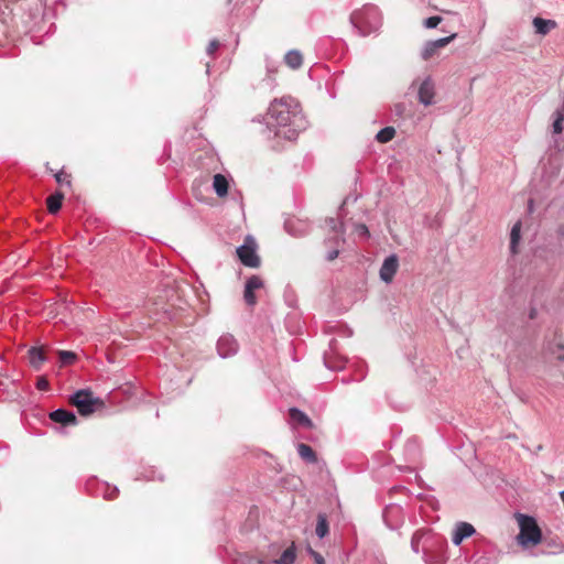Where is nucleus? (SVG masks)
I'll use <instances>...</instances> for the list:
<instances>
[{"mask_svg": "<svg viewBox=\"0 0 564 564\" xmlns=\"http://www.w3.org/2000/svg\"><path fill=\"white\" fill-rule=\"evenodd\" d=\"M399 268V260L395 254L387 257L380 268V279L386 283H391Z\"/></svg>", "mask_w": 564, "mask_h": 564, "instance_id": "obj_9", "label": "nucleus"}, {"mask_svg": "<svg viewBox=\"0 0 564 564\" xmlns=\"http://www.w3.org/2000/svg\"><path fill=\"white\" fill-rule=\"evenodd\" d=\"M267 126L274 135L289 141L295 140L307 127L300 104L292 97L274 99L268 109Z\"/></svg>", "mask_w": 564, "mask_h": 564, "instance_id": "obj_1", "label": "nucleus"}, {"mask_svg": "<svg viewBox=\"0 0 564 564\" xmlns=\"http://www.w3.org/2000/svg\"><path fill=\"white\" fill-rule=\"evenodd\" d=\"M213 188L219 197L228 193V181L223 174H216L213 180Z\"/></svg>", "mask_w": 564, "mask_h": 564, "instance_id": "obj_17", "label": "nucleus"}, {"mask_svg": "<svg viewBox=\"0 0 564 564\" xmlns=\"http://www.w3.org/2000/svg\"><path fill=\"white\" fill-rule=\"evenodd\" d=\"M36 388L39 390H47L48 381L45 378H43V377L39 378V380L36 382Z\"/></svg>", "mask_w": 564, "mask_h": 564, "instance_id": "obj_33", "label": "nucleus"}, {"mask_svg": "<svg viewBox=\"0 0 564 564\" xmlns=\"http://www.w3.org/2000/svg\"><path fill=\"white\" fill-rule=\"evenodd\" d=\"M290 417L293 422H295L302 426L312 427V425H313L310 417L304 412H302L301 410H299L296 408L290 409Z\"/></svg>", "mask_w": 564, "mask_h": 564, "instance_id": "obj_19", "label": "nucleus"}, {"mask_svg": "<svg viewBox=\"0 0 564 564\" xmlns=\"http://www.w3.org/2000/svg\"><path fill=\"white\" fill-rule=\"evenodd\" d=\"M238 343L230 334H225L217 341V352L221 358H228L237 354Z\"/></svg>", "mask_w": 564, "mask_h": 564, "instance_id": "obj_8", "label": "nucleus"}, {"mask_svg": "<svg viewBox=\"0 0 564 564\" xmlns=\"http://www.w3.org/2000/svg\"><path fill=\"white\" fill-rule=\"evenodd\" d=\"M516 519L520 529L517 536L519 544L524 547L539 544L542 534L535 519L522 513H517Z\"/></svg>", "mask_w": 564, "mask_h": 564, "instance_id": "obj_4", "label": "nucleus"}, {"mask_svg": "<svg viewBox=\"0 0 564 564\" xmlns=\"http://www.w3.org/2000/svg\"><path fill=\"white\" fill-rule=\"evenodd\" d=\"M55 180L58 184L61 185H70V180H69V176L67 174H65L64 172H58L55 174Z\"/></svg>", "mask_w": 564, "mask_h": 564, "instance_id": "obj_30", "label": "nucleus"}, {"mask_svg": "<svg viewBox=\"0 0 564 564\" xmlns=\"http://www.w3.org/2000/svg\"><path fill=\"white\" fill-rule=\"evenodd\" d=\"M338 254H339L338 249L330 250V251L327 252L326 259L328 261H333V260H335L338 257Z\"/></svg>", "mask_w": 564, "mask_h": 564, "instance_id": "obj_34", "label": "nucleus"}, {"mask_svg": "<svg viewBox=\"0 0 564 564\" xmlns=\"http://www.w3.org/2000/svg\"><path fill=\"white\" fill-rule=\"evenodd\" d=\"M521 239V221H517L510 232V250L512 253H517L518 245Z\"/></svg>", "mask_w": 564, "mask_h": 564, "instance_id": "obj_20", "label": "nucleus"}, {"mask_svg": "<svg viewBox=\"0 0 564 564\" xmlns=\"http://www.w3.org/2000/svg\"><path fill=\"white\" fill-rule=\"evenodd\" d=\"M263 285L262 280L258 275H252L248 279L245 286L243 297L249 306H253L257 303L254 291L261 289Z\"/></svg>", "mask_w": 564, "mask_h": 564, "instance_id": "obj_12", "label": "nucleus"}, {"mask_svg": "<svg viewBox=\"0 0 564 564\" xmlns=\"http://www.w3.org/2000/svg\"><path fill=\"white\" fill-rule=\"evenodd\" d=\"M104 497L107 500H112L117 498L118 496V488L117 487H110L109 485H104Z\"/></svg>", "mask_w": 564, "mask_h": 564, "instance_id": "obj_28", "label": "nucleus"}, {"mask_svg": "<svg viewBox=\"0 0 564 564\" xmlns=\"http://www.w3.org/2000/svg\"><path fill=\"white\" fill-rule=\"evenodd\" d=\"M219 47V42L217 40H213L209 42L207 46V54L212 55L214 54Z\"/></svg>", "mask_w": 564, "mask_h": 564, "instance_id": "obj_31", "label": "nucleus"}, {"mask_svg": "<svg viewBox=\"0 0 564 564\" xmlns=\"http://www.w3.org/2000/svg\"><path fill=\"white\" fill-rule=\"evenodd\" d=\"M558 496H560V498L562 499V501H564V490L560 491V492H558Z\"/></svg>", "mask_w": 564, "mask_h": 564, "instance_id": "obj_37", "label": "nucleus"}, {"mask_svg": "<svg viewBox=\"0 0 564 564\" xmlns=\"http://www.w3.org/2000/svg\"><path fill=\"white\" fill-rule=\"evenodd\" d=\"M545 354L560 361L564 359V341L561 334H554L553 339L547 340Z\"/></svg>", "mask_w": 564, "mask_h": 564, "instance_id": "obj_11", "label": "nucleus"}, {"mask_svg": "<svg viewBox=\"0 0 564 564\" xmlns=\"http://www.w3.org/2000/svg\"><path fill=\"white\" fill-rule=\"evenodd\" d=\"M476 532L475 528L468 522H458L454 529L452 541L455 545H459L466 538L471 536Z\"/></svg>", "mask_w": 564, "mask_h": 564, "instance_id": "obj_14", "label": "nucleus"}, {"mask_svg": "<svg viewBox=\"0 0 564 564\" xmlns=\"http://www.w3.org/2000/svg\"><path fill=\"white\" fill-rule=\"evenodd\" d=\"M564 113L562 109H557L555 112V119L552 124V133L554 137V144L550 147L545 156L543 158V166L545 174L550 177L558 174L564 161V153L561 149V133L563 131Z\"/></svg>", "mask_w": 564, "mask_h": 564, "instance_id": "obj_2", "label": "nucleus"}, {"mask_svg": "<svg viewBox=\"0 0 564 564\" xmlns=\"http://www.w3.org/2000/svg\"><path fill=\"white\" fill-rule=\"evenodd\" d=\"M327 224L330 227V229L337 235L335 239L336 245H338L339 241H344L343 224L334 218L328 219Z\"/></svg>", "mask_w": 564, "mask_h": 564, "instance_id": "obj_26", "label": "nucleus"}, {"mask_svg": "<svg viewBox=\"0 0 564 564\" xmlns=\"http://www.w3.org/2000/svg\"><path fill=\"white\" fill-rule=\"evenodd\" d=\"M58 356L62 365L73 364L76 359L75 352L68 350H59Z\"/></svg>", "mask_w": 564, "mask_h": 564, "instance_id": "obj_27", "label": "nucleus"}, {"mask_svg": "<svg viewBox=\"0 0 564 564\" xmlns=\"http://www.w3.org/2000/svg\"><path fill=\"white\" fill-rule=\"evenodd\" d=\"M291 226H292V221H286V223H285V228H286V230H288L291 235H296L295 232H293V231H292Z\"/></svg>", "mask_w": 564, "mask_h": 564, "instance_id": "obj_36", "label": "nucleus"}, {"mask_svg": "<svg viewBox=\"0 0 564 564\" xmlns=\"http://www.w3.org/2000/svg\"><path fill=\"white\" fill-rule=\"evenodd\" d=\"M316 564H324V558L318 553H313Z\"/></svg>", "mask_w": 564, "mask_h": 564, "instance_id": "obj_35", "label": "nucleus"}, {"mask_svg": "<svg viewBox=\"0 0 564 564\" xmlns=\"http://www.w3.org/2000/svg\"><path fill=\"white\" fill-rule=\"evenodd\" d=\"M315 532H316V535L319 538V539H323L324 536L327 535L328 533V522H327V518L325 514L323 513H319L317 516V523H316V529H315Z\"/></svg>", "mask_w": 564, "mask_h": 564, "instance_id": "obj_23", "label": "nucleus"}, {"mask_svg": "<svg viewBox=\"0 0 564 564\" xmlns=\"http://www.w3.org/2000/svg\"><path fill=\"white\" fill-rule=\"evenodd\" d=\"M435 86L431 77H426L419 87L417 97L419 101L424 106L434 104Z\"/></svg>", "mask_w": 564, "mask_h": 564, "instance_id": "obj_10", "label": "nucleus"}, {"mask_svg": "<svg viewBox=\"0 0 564 564\" xmlns=\"http://www.w3.org/2000/svg\"><path fill=\"white\" fill-rule=\"evenodd\" d=\"M237 256L241 263L249 268H258L260 258L257 253V242L251 236H247L243 245L237 248Z\"/></svg>", "mask_w": 564, "mask_h": 564, "instance_id": "obj_6", "label": "nucleus"}, {"mask_svg": "<svg viewBox=\"0 0 564 564\" xmlns=\"http://www.w3.org/2000/svg\"><path fill=\"white\" fill-rule=\"evenodd\" d=\"M64 195L59 192L47 197V209L51 214H55L61 209Z\"/></svg>", "mask_w": 564, "mask_h": 564, "instance_id": "obj_21", "label": "nucleus"}, {"mask_svg": "<svg viewBox=\"0 0 564 564\" xmlns=\"http://www.w3.org/2000/svg\"><path fill=\"white\" fill-rule=\"evenodd\" d=\"M70 403L75 405L79 414L88 416L95 411L104 409L105 402L100 398L94 397L90 390H78L70 397Z\"/></svg>", "mask_w": 564, "mask_h": 564, "instance_id": "obj_5", "label": "nucleus"}, {"mask_svg": "<svg viewBox=\"0 0 564 564\" xmlns=\"http://www.w3.org/2000/svg\"><path fill=\"white\" fill-rule=\"evenodd\" d=\"M457 34L453 33L449 36L441 37L434 41L426 42L421 51V57L424 61H429L433 56L437 55L438 52L447 46L452 41L456 39Z\"/></svg>", "mask_w": 564, "mask_h": 564, "instance_id": "obj_7", "label": "nucleus"}, {"mask_svg": "<svg viewBox=\"0 0 564 564\" xmlns=\"http://www.w3.org/2000/svg\"><path fill=\"white\" fill-rule=\"evenodd\" d=\"M534 33L540 36H545L552 30L557 26V23L551 19H543L540 17H535L532 21Z\"/></svg>", "mask_w": 564, "mask_h": 564, "instance_id": "obj_15", "label": "nucleus"}, {"mask_svg": "<svg viewBox=\"0 0 564 564\" xmlns=\"http://www.w3.org/2000/svg\"><path fill=\"white\" fill-rule=\"evenodd\" d=\"M284 62L290 68L297 69L303 63V56L300 51L291 50L285 54Z\"/></svg>", "mask_w": 564, "mask_h": 564, "instance_id": "obj_18", "label": "nucleus"}, {"mask_svg": "<svg viewBox=\"0 0 564 564\" xmlns=\"http://www.w3.org/2000/svg\"><path fill=\"white\" fill-rule=\"evenodd\" d=\"M350 23L358 30L360 35L366 36L380 28L381 17L376 7L365 6L362 9L351 13Z\"/></svg>", "mask_w": 564, "mask_h": 564, "instance_id": "obj_3", "label": "nucleus"}, {"mask_svg": "<svg viewBox=\"0 0 564 564\" xmlns=\"http://www.w3.org/2000/svg\"><path fill=\"white\" fill-rule=\"evenodd\" d=\"M29 362L35 370H40L42 365L46 361V356L43 347H32L28 351Z\"/></svg>", "mask_w": 564, "mask_h": 564, "instance_id": "obj_16", "label": "nucleus"}, {"mask_svg": "<svg viewBox=\"0 0 564 564\" xmlns=\"http://www.w3.org/2000/svg\"><path fill=\"white\" fill-rule=\"evenodd\" d=\"M296 554L294 545H291L284 552L282 555L275 561L276 564H293L295 561Z\"/></svg>", "mask_w": 564, "mask_h": 564, "instance_id": "obj_25", "label": "nucleus"}, {"mask_svg": "<svg viewBox=\"0 0 564 564\" xmlns=\"http://www.w3.org/2000/svg\"><path fill=\"white\" fill-rule=\"evenodd\" d=\"M297 453L301 458L306 462L313 463L316 460V456L312 447L307 444L301 443L297 445Z\"/></svg>", "mask_w": 564, "mask_h": 564, "instance_id": "obj_22", "label": "nucleus"}, {"mask_svg": "<svg viewBox=\"0 0 564 564\" xmlns=\"http://www.w3.org/2000/svg\"><path fill=\"white\" fill-rule=\"evenodd\" d=\"M395 135V129L393 127H386L376 134V140L380 143H387L391 141Z\"/></svg>", "mask_w": 564, "mask_h": 564, "instance_id": "obj_24", "label": "nucleus"}, {"mask_svg": "<svg viewBox=\"0 0 564 564\" xmlns=\"http://www.w3.org/2000/svg\"><path fill=\"white\" fill-rule=\"evenodd\" d=\"M442 22V18L438 15L430 17L424 20L423 25L426 29H434Z\"/></svg>", "mask_w": 564, "mask_h": 564, "instance_id": "obj_29", "label": "nucleus"}, {"mask_svg": "<svg viewBox=\"0 0 564 564\" xmlns=\"http://www.w3.org/2000/svg\"><path fill=\"white\" fill-rule=\"evenodd\" d=\"M356 232L362 237L369 236V230H368L367 226L364 224H359L356 226Z\"/></svg>", "mask_w": 564, "mask_h": 564, "instance_id": "obj_32", "label": "nucleus"}, {"mask_svg": "<svg viewBox=\"0 0 564 564\" xmlns=\"http://www.w3.org/2000/svg\"><path fill=\"white\" fill-rule=\"evenodd\" d=\"M50 419L56 423L62 424L63 426H70L77 424V416L75 415V413L64 409H57L51 412Z\"/></svg>", "mask_w": 564, "mask_h": 564, "instance_id": "obj_13", "label": "nucleus"}]
</instances>
